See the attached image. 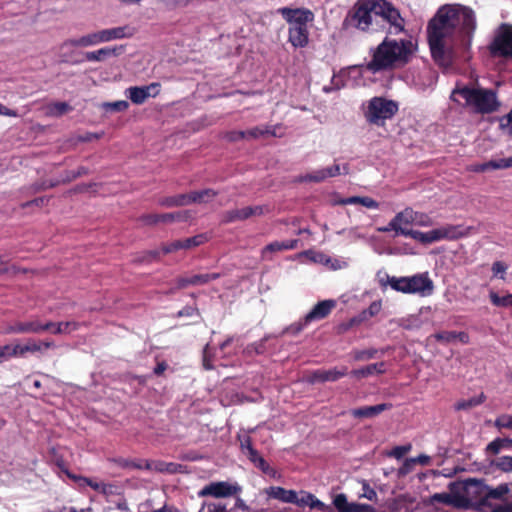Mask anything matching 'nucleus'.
<instances>
[{
  "instance_id": "obj_1",
  "label": "nucleus",
  "mask_w": 512,
  "mask_h": 512,
  "mask_svg": "<svg viewBox=\"0 0 512 512\" xmlns=\"http://www.w3.org/2000/svg\"><path fill=\"white\" fill-rule=\"evenodd\" d=\"M476 30L474 11L460 4L441 6L427 25L428 43L433 59L441 66L452 64L455 49H468Z\"/></svg>"
},
{
  "instance_id": "obj_2",
  "label": "nucleus",
  "mask_w": 512,
  "mask_h": 512,
  "mask_svg": "<svg viewBox=\"0 0 512 512\" xmlns=\"http://www.w3.org/2000/svg\"><path fill=\"white\" fill-rule=\"evenodd\" d=\"M414 51L411 40H396L386 37L373 51L366 69L372 73L392 70L408 63Z\"/></svg>"
},
{
  "instance_id": "obj_3",
  "label": "nucleus",
  "mask_w": 512,
  "mask_h": 512,
  "mask_svg": "<svg viewBox=\"0 0 512 512\" xmlns=\"http://www.w3.org/2000/svg\"><path fill=\"white\" fill-rule=\"evenodd\" d=\"M394 224L397 226V235L410 237L421 244L428 245L441 240H454L462 237L464 233L460 226L444 225L442 227L422 232L413 230V209L410 207L398 212L394 216Z\"/></svg>"
},
{
  "instance_id": "obj_4",
  "label": "nucleus",
  "mask_w": 512,
  "mask_h": 512,
  "mask_svg": "<svg viewBox=\"0 0 512 512\" xmlns=\"http://www.w3.org/2000/svg\"><path fill=\"white\" fill-rule=\"evenodd\" d=\"M458 96L464 100L467 107L480 114L492 113L500 105L496 92L491 89L463 86L453 90L451 99L459 102Z\"/></svg>"
},
{
  "instance_id": "obj_5",
  "label": "nucleus",
  "mask_w": 512,
  "mask_h": 512,
  "mask_svg": "<svg viewBox=\"0 0 512 512\" xmlns=\"http://www.w3.org/2000/svg\"><path fill=\"white\" fill-rule=\"evenodd\" d=\"M386 284L393 290L404 294H417L421 297L432 295L434 283L428 272L414 274L412 276H386Z\"/></svg>"
},
{
  "instance_id": "obj_6",
  "label": "nucleus",
  "mask_w": 512,
  "mask_h": 512,
  "mask_svg": "<svg viewBox=\"0 0 512 512\" xmlns=\"http://www.w3.org/2000/svg\"><path fill=\"white\" fill-rule=\"evenodd\" d=\"M377 0H357L343 20L345 29L354 28L363 32L371 29L376 18Z\"/></svg>"
},
{
  "instance_id": "obj_7",
  "label": "nucleus",
  "mask_w": 512,
  "mask_h": 512,
  "mask_svg": "<svg viewBox=\"0 0 512 512\" xmlns=\"http://www.w3.org/2000/svg\"><path fill=\"white\" fill-rule=\"evenodd\" d=\"M398 103L385 97H373L363 103L362 111L365 120L375 126H384L398 112Z\"/></svg>"
},
{
  "instance_id": "obj_8",
  "label": "nucleus",
  "mask_w": 512,
  "mask_h": 512,
  "mask_svg": "<svg viewBox=\"0 0 512 512\" xmlns=\"http://www.w3.org/2000/svg\"><path fill=\"white\" fill-rule=\"evenodd\" d=\"M376 17H380L387 25L389 34L397 35L404 31L405 20L399 10L386 0H377Z\"/></svg>"
},
{
  "instance_id": "obj_9",
  "label": "nucleus",
  "mask_w": 512,
  "mask_h": 512,
  "mask_svg": "<svg viewBox=\"0 0 512 512\" xmlns=\"http://www.w3.org/2000/svg\"><path fill=\"white\" fill-rule=\"evenodd\" d=\"M217 192L213 189H204L201 191H192L188 194H181L176 197H169L162 200V205L165 206H185L191 203L206 204L211 202Z\"/></svg>"
},
{
  "instance_id": "obj_10",
  "label": "nucleus",
  "mask_w": 512,
  "mask_h": 512,
  "mask_svg": "<svg viewBox=\"0 0 512 512\" xmlns=\"http://www.w3.org/2000/svg\"><path fill=\"white\" fill-rule=\"evenodd\" d=\"M490 51L497 56H512V25L502 24L498 28L490 45Z\"/></svg>"
},
{
  "instance_id": "obj_11",
  "label": "nucleus",
  "mask_w": 512,
  "mask_h": 512,
  "mask_svg": "<svg viewBox=\"0 0 512 512\" xmlns=\"http://www.w3.org/2000/svg\"><path fill=\"white\" fill-rule=\"evenodd\" d=\"M241 487L237 483L226 481L211 482L205 485L199 492V497L211 496L214 498H226L238 494Z\"/></svg>"
},
{
  "instance_id": "obj_12",
  "label": "nucleus",
  "mask_w": 512,
  "mask_h": 512,
  "mask_svg": "<svg viewBox=\"0 0 512 512\" xmlns=\"http://www.w3.org/2000/svg\"><path fill=\"white\" fill-rule=\"evenodd\" d=\"M284 129L281 124L258 126L246 131H238L231 133V140H239L244 138L256 139L263 136L282 137Z\"/></svg>"
},
{
  "instance_id": "obj_13",
  "label": "nucleus",
  "mask_w": 512,
  "mask_h": 512,
  "mask_svg": "<svg viewBox=\"0 0 512 512\" xmlns=\"http://www.w3.org/2000/svg\"><path fill=\"white\" fill-rule=\"evenodd\" d=\"M278 13L288 22L291 26H304L307 27L308 23L313 22L314 14L311 10L306 8H288L283 7L278 9Z\"/></svg>"
},
{
  "instance_id": "obj_14",
  "label": "nucleus",
  "mask_w": 512,
  "mask_h": 512,
  "mask_svg": "<svg viewBox=\"0 0 512 512\" xmlns=\"http://www.w3.org/2000/svg\"><path fill=\"white\" fill-rule=\"evenodd\" d=\"M160 93V85L151 83L145 86H132L125 90V96L131 100L133 104L141 105L147 99L156 97Z\"/></svg>"
},
{
  "instance_id": "obj_15",
  "label": "nucleus",
  "mask_w": 512,
  "mask_h": 512,
  "mask_svg": "<svg viewBox=\"0 0 512 512\" xmlns=\"http://www.w3.org/2000/svg\"><path fill=\"white\" fill-rule=\"evenodd\" d=\"M47 326H44V323H41L38 319L30 320V321H17L11 325H8L4 333L5 334H39L45 332Z\"/></svg>"
},
{
  "instance_id": "obj_16",
  "label": "nucleus",
  "mask_w": 512,
  "mask_h": 512,
  "mask_svg": "<svg viewBox=\"0 0 512 512\" xmlns=\"http://www.w3.org/2000/svg\"><path fill=\"white\" fill-rule=\"evenodd\" d=\"M341 174V167L338 164H334L330 167L317 169L315 171L300 175L297 178L299 182H315L319 183L328 178L335 177Z\"/></svg>"
},
{
  "instance_id": "obj_17",
  "label": "nucleus",
  "mask_w": 512,
  "mask_h": 512,
  "mask_svg": "<svg viewBox=\"0 0 512 512\" xmlns=\"http://www.w3.org/2000/svg\"><path fill=\"white\" fill-rule=\"evenodd\" d=\"M264 213L263 206L244 207L240 209L229 210L223 215V222L231 223L239 220H245L251 216H259Z\"/></svg>"
},
{
  "instance_id": "obj_18",
  "label": "nucleus",
  "mask_w": 512,
  "mask_h": 512,
  "mask_svg": "<svg viewBox=\"0 0 512 512\" xmlns=\"http://www.w3.org/2000/svg\"><path fill=\"white\" fill-rule=\"evenodd\" d=\"M336 307V301L327 299L317 303L312 310L304 317L305 324L313 321H318L327 317L330 312Z\"/></svg>"
},
{
  "instance_id": "obj_19",
  "label": "nucleus",
  "mask_w": 512,
  "mask_h": 512,
  "mask_svg": "<svg viewBox=\"0 0 512 512\" xmlns=\"http://www.w3.org/2000/svg\"><path fill=\"white\" fill-rule=\"evenodd\" d=\"M347 375V368H343L341 370H338L336 368L330 369V370H316L312 372L308 378L307 381L311 384L315 383H323V382H334L340 379L341 377Z\"/></svg>"
},
{
  "instance_id": "obj_20",
  "label": "nucleus",
  "mask_w": 512,
  "mask_h": 512,
  "mask_svg": "<svg viewBox=\"0 0 512 512\" xmlns=\"http://www.w3.org/2000/svg\"><path fill=\"white\" fill-rule=\"evenodd\" d=\"M289 42L295 48H303L309 41L308 27L304 26H291L288 29Z\"/></svg>"
},
{
  "instance_id": "obj_21",
  "label": "nucleus",
  "mask_w": 512,
  "mask_h": 512,
  "mask_svg": "<svg viewBox=\"0 0 512 512\" xmlns=\"http://www.w3.org/2000/svg\"><path fill=\"white\" fill-rule=\"evenodd\" d=\"M270 498L277 499L283 503L295 504L298 501V493L294 490H286L279 486H272L267 490Z\"/></svg>"
},
{
  "instance_id": "obj_22",
  "label": "nucleus",
  "mask_w": 512,
  "mask_h": 512,
  "mask_svg": "<svg viewBox=\"0 0 512 512\" xmlns=\"http://www.w3.org/2000/svg\"><path fill=\"white\" fill-rule=\"evenodd\" d=\"M386 372V363L379 362L374 364H369L363 368L354 369L351 371V376L361 379L366 378L376 374H383Z\"/></svg>"
},
{
  "instance_id": "obj_23",
  "label": "nucleus",
  "mask_w": 512,
  "mask_h": 512,
  "mask_svg": "<svg viewBox=\"0 0 512 512\" xmlns=\"http://www.w3.org/2000/svg\"><path fill=\"white\" fill-rule=\"evenodd\" d=\"M95 35L94 33H89V34H86V35H83L79 38H72V39H67L65 40L64 42L61 43V49L64 50V49H67L69 47H91V46H96L97 43H96V39H95Z\"/></svg>"
},
{
  "instance_id": "obj_24",
  "label": "nucleus",
  "mask_w": 512,
  "mask_h": 512,
  "mask_svg": "<svg viewBox=\"0 0 512 512\" xmlns=\"http://www.w3.org/2000/svg\"><path fill=\"white\" fill-rule=\"evenodd\" d=\"M391 405L382 403L374 406H365L351 411L357 418H371L390 408Z\"/></svg>"
},
{
  "instance_id": "obj_25",
  "label": "nucleus",
  "mask_w": 512,
  "mask_h": 512,
  "mask_svg": "<svg viewBox=\"0 0 512 512\" xmlns=\"http://www.w3.org/2000/svg\"><path fill=\"white\" fill-rule=\"evenodd\" d=\"M297 244H298L297 239L287 240V241H282V242H279V241L272 242L263 248L262 257H263V259H268L269 253L279 252V251H283V250H291V249L296 248Z\"/></svg>"
},
{
  "instance_id": "obj_26",
  "label": "nucleus",
  "mask_w": 512,
  "mask_h": 512,
  "mask_svg": "<svg viewBox=\"0 0 512 512\" xmlns=\"http://www.w3.org/2000/svg\"><path fill=\"white\" fill-rule=\"evenodd\" d=\"M44 326H47L45 331H48L52 334H68L78 328V323L74 321H66V322H46Z\"/></svg>"
},
{
  "instance_id": "obj_27",
  "label": "nucleus",
  "mask_w": 512,
  "mask_h": 512,
  "mask_svg": "<svg viewBox=\"0 0 512 512\" xmlns=\"http://www.w3.org/2000/svg\"><path fill=\"white\" fill-rule=\"evenodd\" d=\"M103 30L105 32L107 42L130 37L133 34V30L128 26L114 27Z\"/></svg>"
},
{
  "instance_id": "obj_28",
  "label": "nucleus",
  "mask_w": 512,
  "mask_h": 512,
  "mask_svg": "<svg viewBox=\"0 0 512 512\" xmlns=\"http://www.w3.org/2000/svg\"><path fill=\"white\" fill-rule=\"evenodd\" d=\"M117 54L118 53L116 48L104 47L96 51L86 52L85 58L87 61L100 62L107 57L114 56Z\"/></svg>"
},
{
  "instance_id": "obj_29",
  "label": "nucleus",
  "mask_w": 512,
  "mask_h": 512,
  "mask_svg": "<svg viewBox=\"0 0 512 512\" xmlns=\"http://www.w3.org/2000/svg\"><path fill=\"white\" fill-rule=\"evenodd\" d=\"M192 218L189 210H181L173 213H162V223L187 222Z\"/></svg>"
},
{
  "instance_id": "obj_30",
  "label": "nucleus",
  "mask_w": 512,
  "mask_h": 512,
  "mask_svg": "<svg viewBox=\"0 0 512 512\" xmlns=\"http://www.w3.org/2000/svg\"><path fill=\"white\" fill-rule=\"evenodd\" d=\"M71 107L66 102H55L45 108V113L49 117H59L70 111Z\"/></svg>"
},
{
  "instance_id": "obj_31",
  "label": "nucleus",
  "mask_w": 512,
  "mask_h": 512,
  "mask_svg": "<svg viewBox=\"0 0 512 512\" xmlns=\"http://www.w3.org/2000/svg\"><path fill=\"white\" fill-rule=\"evenodd\" d=\"M340 203L343 205L361 204L364 207H367L370 209H377L379 206V204L370 197H358V196L345 198V199L341 200Z\"/></svg>"
},
{
  "instance_id": "obj_32",
  "label": "nucleus",
  "mask_w": 512,
  "mask_h": 512,
  "mask_svg": "<svg viewBox=\"0 0 512 512\" xmlns=\"http://www.w3.org/2000/svg\"><path fill=\"white\" fill-rule=\"evenodd\" d=\"M485 395L481 393L478 396L472 397L467 400H461L455 405L456 410H468L475 406L482 404L485 401Z\"/></svg>"
},
{
  "instance_id": "obj_33",
  "label": "nucleus",
  "mask_w": 512,
  "mask_h": 512,
  "mask_svg": "<svg viewBox=\"0 0 512 512\" xmlns=\"http://www.w3.org/2000/svg\"><path fill=\"white\" fill-rule=\"evenodd\" d=\"M489 298L491 303L496 307H512V294H507L505 296H499L496 292L490 291Z\"/></svg>"
},
{
  "instance_id": "obj_34",
  "label": "nucleus",
  "mask_w": 512,
  "mask_h": 512,
  "mask_svg": "<svg viewBox=\"0 0 512 512\" xmlns=\"http://www.w3.org/2000/svg\"><path fill=\"white\" fill-rule=\"evenodd\" d=\"M116 463L124 469L132 470V469H150V464L145 463L142 460H129V459H117Z\"/></svg>"
},
{
  "instance_id": "obj_35",
  "label": "nucleus",
  "mask_w": 512,
  "mask_h": 512,
  "mask_svg": "<svg viewBox=\"0 0 512 512\" xmlns=\"http://www.w3.org/2000/svg\"><path fill=\"white\" fill-rule=\"evenodd\" d=\"M413 224L418 227H431L434 221L428 214L413 210Z\"/></svg>"
},
{
  "instance_id": "obj_36",
  "label": "nucleus",
  "mask_w": 512,
  "mask_h": 512,
  "mask_svg": "<svg viewBox=\"0 0 512 512\" xmlns=\"http://www.w3.org/2000/svg\"><path fill=\"white\" fill-rule=\"evenodd\" d=\"M220 277L218 273H206V274H197L190 277V285L191 286H199L204 285L212 280H215Z\"/></svg>"
},
{
  "instance_id": "obj_37",
  "label": "nucleus",
  "mask_w": 512,
  "mask_h": 512,
  "mask_svg": "<svg viewBox=\"0 0 512 512\" xmlns=\"http://www.w3.org/2000/svg\"><path fill=\"white\" fill-rule=\"evenodd\" d=\"M300 256H305L310 261H312L314 263H320L323 265H328V263L330 261H332L331 257H329L321 252L305 251V252L301 253Z\"/></svg>"
},
{
  "instance_id": "obj_38",
  "label": "nucleus",
  "mask_w": 512,
  "mask_h": 512,
  "mask_svg": "<svg viewBox=\"0 0 512 512\" xmlns=\"http://www.w3.org/2000/svg\"><path fill=\"white\" fill-rule=\"evenodd\" d=\"M512 445L511 439L497 438L487 445L486 451L491 454H498L503 447Z\"/></svg>"
},
{
  "instance_id": "obj_39",
  "label": "nucleus",
  "mask_w": 512,
  "mask_h": 512,
  "mask_svg": "<svg viewBox=\"0 0 512 512\" xmlns=\"http://www.w3.org/2000/svg\"><path fill=\"white\" fill-rule=\"evenodd\" d=\"M78 481L81 486L87 485L95 491L102 492V493L107 492V485L103 482H98V481H95L93 479L86 478V477H79Z\"/></svg>"
},
{
  "instance_id": "obj_40",
  "label": "nucleus",
  "mask_w": 512,
  "mask_h": 512,
  "mask_svg": "<svg viewBox=\"0 0 512 512\" xmlns=\"http://www.w3.org/2000/svg\"><path fill=\"white\" fill-rule=\"evenodd\" d=\"M209 237L207 234H198L196 236L184 239V249H190L200 246L208 241Z\"/></svg>"
},
{
  "instance_id": "obj_41",
  "label": "nucleus",
  "mask_w": 512,
  "mask_h": 512,
  "mask_svg": "<svg viewBox=\"0 0 512 512\" xmlns=\"http://www.w3.org/2000/svg\"><path fill=\"white\" fill-rule=\"evenodd\" d=\"M382 305L380 301L372 302L369 307L360 314L359 321L367 320L377 315L381 311Z\"/></svg>"
},
{
  "instance_id": "obj_42",
  "label": "nucleus",
  "mask_w": 512,
  "mask_h": 512,
  "mask_svg": "<svg viewBox=\"0 0 512 512\" xmlns=\"http://www.w3.org/2000/svg\"><path fill=\"white\" fill-rule=\"evenodd\" d=\"M333 504L339 512H350L351 502H348L345 494L336 495Z\"/></svg>"
},
{
  "instance_id": "obj_43",
  "label": "nucleus",
  "mask_w": 512,
  "mask_h": 512,
  "mask_svg": "<svg viewBox=\"0 0 512 512\" xmlns=\"http://www.w3.org/2000/svg\"><path fill=\"white\" fill-rule=\"evenodd\" d=\"M433 499L436 501H439V502H442L445 504H451V505L457 506V507L462 505L461 499H458L457 497H455L451 494H448V493L435 494L433 496Z\"/></svg>"
},
{
  "instance_id": "obj_44",
  "label": "nucleus",
  "mask_w": 512,
  "mask_h": 512,
  "mask_svg": "<svg viewBox=\"0 0 512 512\" xmlns=\"http://www.w3.org/2000/svg\"><path fill=\"white\" fill-rule=\"evenodd\" d=\"M129 107V103L125 100H119L115 102H108L103 104V108L106 111H116V112H122L127 110Z\"/></svg>"
},
{
  "instance_id": "obj_45",
  "label": "nucleus",
  "mask_w": 512,
  "mask_h": 512,
  "mask_svg": "<svg viewBox=\"0 0 512 512\" xmlns=\"http://www.w3.org/2000/svg\"><path fill=\"white\" fill-rule=\"evenodd\" d=\"M22 349L23 356L26 357L29 353L34 354L40 352V345L35 339L29 338L24 344H22Z\"/></svg>"
},
{
  "instance_id": "obj_46",
  "label": "nucleus",
  "mask_w": 512,
  "mask_h": 512,
  "mask_svg": "<svg viewBox=\"0 0 512 512\" xmlns=\"http://www.w3.org/2000/svg\"><path fill=\"white\" fill-rule=\"evenodd\" d=\"M494 464L501 471L512 472V456L499 457Z\"/></svg>"
},
{
  "instance_id": "obj_47",
  "label": "nucleus",
  "mask_w": 512,
  "mask_h": 512,
  "mask_svg": "<svg viewBox=\"0 0 512 512\" xmlns=\"http://www.w3.org/2000/svg\"><path fill=\"white\" fill-rule=\"evenodd\" d=\"M500 128L506 134L512 136V109L500 118Z\"/></svg>"
},
{
  "instance_id": "obj_48",
  "label": "nucleus",
  "mask_w": 512,
  "mask_h": 512,
  "mask_svg": "<svg viewBox=\"0 0 512 512\" xmlns=\"http://www.w3.org/2000/svg\"><path fill=\"white\" fill-rule=\"evenodd\" d=\"M488 165L491 167V169H505V168H511L512 167V157L508 158H501L497 160H490L488 161Z\"/></svg>"
},
{
  "instance_id": "obj_49",
  "label": "nucleus",
  "mask_w": 512,
  "mask_h": 512,
  "mask_svg": "<svg viewBox=\"0 0 512 512\" xmlns=\"http://www.w3.org/2000/svg\"><path fill=\"white\" fill-rule=\"evenodd\" d=\"M4 350L7 352L8 359L10 358H17V357H24L23 356V349L22 344H15V345H4Z\"/></svg>"
},
{
  "instance_id": "obj_50",
  "label": "nucleus",
  "mask_w": 512,
  "mask_h": 512,
  "mask_svg": "<svg viewBox=\"0 0 512 512\" xmlns=\"http://www.w3.org/2000/svg\"><path fill=\"white\" fill-rule=\"evenodd\" d=\"M360 498H365L370 501H376L377 500V493L376 491L370 487V485L366 482H362V492L360 493Z\"/></svg>"
},
{
  "instance_id": "obj_51",
  "label": "nucleus",
  "mask_w": 512,
  "mask_h": 512,
  "mask_svg": "<svg viewBox=\"0 0 512 512\" xmlns=\"http://www.w3.org/2000/svg\"><path fill=\"white\" fill-rule=\"evenodd\" d=\"M494 425L499 429H512V415H500L498 418H496Z\"/></svg>"
},
{
  "instance_id": "obj_52",
  "label": "nucleus",
  "mask_w": 512,
  "mask_h": 512,
  "mask_svg": "<svg viewBox=\"0 0 512 512\" xmlns=\"http://www.w3.org/2000/svg\"><path fill=\"white\" fill-rule=\"evenodd\" d=\"M509 491V488L507 485L502 484L497 486L496 488L489 491L488 496L490 498L500 499L504 497Z\"/></svg>"
},
{
  "instance_id": "obj_53",
  "label": "nucleus",
  "mask_w": 512,
  "mask_h": 512,
  "mask_svg": "<svg viewBox=\"0 0 512 512\" xmlns=\"http://www.w3.org/2000/svg\"><path fill=\"white\" fill-rule=\"evenodd\" d=\"M411 448V444L396 446L391 451L390 456L396 459H401L405 454H407L411 450Z\"/></svg>"
},
{
  "instance_id": "obj_54",
  "label": "nucleus",
  "mask_w": 512,
  "mask_h": 512,
  "mask_svg": "<svg viewBox=\"0 0 512 512\" xmlns=\"http://www.w3.org/2000/svg\"><path fill=\"white\" fill-rule=\"evenodd\" d=\"M350 512H377L376 509L369 505L357 502H351Z\"/></svg>"
},
{
  "instance_id": "obj_55",
  "label": "nucleus",
  "mask_w": 512,
  "mask_h": 512,
  "mask_svg": "<svg viewBox=\"0 0 512 512\" xmlns=\"http://www.w3.org/2000/svg\"><path fill=\"white\" fill-rule=\"evenodd\" d=\"M434 337L438 341L449 343V342H452V341L456 340V332H454V331H442V332L436 333L434 335Z\"/></svg>"
},
{
  "instance_id": "obj_56",
  "label": "nucleus",
  "mask_w": 512,
  "mask_h": 512,
  "mask_svg": "<svg viewBox=\"0 0 512 512\" xmlns=\"http://www.w3.org/2000/svg\"><path fill=\"white\" fill-rule=\"evenodd\" d=\"M376 352L377 351L374 349L356 351L354 358L355 360L358 361L373 359L375 357Z\"/></svg>"
},
{
  "instance_id": "obj_57",
  "label": "nucleus",
  "mask_w": 512,
  "mask_h": 512,
  "mask_svg": "<svg viewBox=\"0 0 512 512\" xmlns=\"http://www.w3.org/2000/svg\"><path fill=\"white\" fill-rule=\"evenodd\" d=\"M73 48L74 47H69L67 49H64L62 50L61 49V44L59 45V57H60V61L61 62H64V63H67V62H72V57H73ZM73 63H76V61H73Z\"/></svg>"
},
{
  "instance_id": "obj_58",
  "label": "nucleus",
  "mask_w": 512,
  "mask_h": 512,
  "mask_svg": "<svg viewBox=\"0 0 512 512\" xmlns=\"http://www.w3.org/2000/svg\"><path fill=\"white\" fill-rule=\"evenodd\" d=\"M238 439L240 441V448L244 454L250 451V449H254L251 438L248 435H239Z\"/></svg>"
},
{
  "instance_id": "obj_59",
  "label": "nucleus",
  "mask_w": 512,
  "mask_h": 512,
  "mask_svg": "<svg viewBox=\"0 0 512 512\" xmlns=\"http://www.w3.org/2000/svg\"><path fill=\"white\" fill-rule=\"evenodd\" d=\"M507 270V266L500 261L494 262L492 265V272L494 276H500L501 279H504L505 272Z\"/></svg>"
},
{
  "instance_id": "obj_60",
  "label": "nucleus",
  "mask_w": 512,
  "mask_h": 512,
  "mask_svg": "<svg viewBox=\"0 0 512 512\" xmlns=\"http://www.w3.org/2000/svg\"><path fill=\"white\" fill-rule=\"evenodd\" d=\"M179 249H184V240H175L166 247H162V253H170Z\"/></svg>"
},
{
  "instance_id": "obj_61",
  "label": "nucleus",
  "mask_w": 512,
  "mask_h": 512,
  "mask_svg": "<svg viewBox=\"0 0 512 512\" xmlns=\"http://www.w3.org/2000/svg\"><path fill=\"white\" fill-rule=\"evenodd\" d=\"M414 460L412 458H408L404 461L403 465L399 469V475H407L409 474L413 468H414Z\"/></svg>"
},
{
  "instance_id": "obj_62",
  "label": "nucleus",
  "mask_w": 512,
  "mask_h": 512,
  "mask_svg": "<svg viewBox=\"0 0 512 512\" xmlns=\"http://www.w3.org/2000/svg\"><path fill=\"white\" fill-rule=\"evenodd\" d=\"M187 286H191L190 277H180L175 281L174 286L170 289L169 292H173L178 289H183Z\"/></svg>"
},
{
  "instance_id": "obj_63",
  "label": "nucleus",
  "mask_w": 512,
  "mask_h": 512,
  "mask_svg": "<svg viewBox=\"0 0 512 512\" xmlns=\"http://www.w3.org/2000/svg\"><path fill=\"white\" fill-rule=\"evenodd\" d=\"M327 266L333 270H338L347 267V262L344 260L332 258V261H330Z\"/></svg>"
},
{
  "instance_id": "obj_64",
  "label": "nucleus",
  "mask_w": 512,
  "mask_h": 512,
  "mask_svg": "<svg viewBox=\"0 0 512 512\" xmlns=\"http://www.w3.org/2000/svg\"><path fill=\"white\" fill-rule=\"evenodd\" d=\"M493 512H512V503L506 502L493 508Z\"/></svg>"
}]
</instances>
